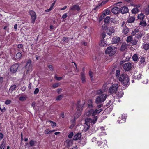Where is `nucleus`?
Instances as JSON below:
<instances>
[{"mask_svg":"<svg viewBox=\"0 0 149 149\" xmlns=\"http://www.w3.org/2000/svg\"><path fill=\"white\" fill-rule=\"evenodd\" d=\"M11 102V101L10 100H7L5 101V103L6 105H8L10 104Z\"/></svg>","mask_w":149,"mask_h":149,"instance_id":"obj_53","label":"nucleus"},{"mask_svg":"<svg viewBox=\"0 0 149 149\" xmlns=\"http://www.w3.org/2000/svg\"><path fill=\"white\" fill-rule=\"evenodd\" d=\"M120 11L122 14L126 13L128 12V9L127 7L123 6L120 8Z\"/></svg>","mask_w":149,"mask_h":149,"instance_id":"obj_15","label":"nucleus"},{"mask_svg":"<svg viewBox=\"0 0 149 149\" xmlns=\"http://www.w3.org/2000/svg\"><path fill=\"white\" fill-rule=\"evenodd\" d=\"M49 129H47L44 131V133L46 134H49Z\"/></svg>","mask_w":149,"mask_h":149,"instance_id":"obj_52","label":"nucleus"},{"mask_svg":"<svg viewBox=\"0 0 149 149\" xmlns=\"http://www.w3.org/2000/svg\"><path fill=\"white\" fill-rule=\"evenodd\" d=\"M145 34V33L144 32H140L139 33L136 35L135 38L136 39H140L142 37V36Z\"/></svg>","mask_w":149,"mask_h":149,"instance_id":"obj_19","label":"nucleus"},{"mask_svg":"<svg viewBox=\"0 0 149 149\" xmlns=\"http://www.w3.org/2000/svg\"><path fill=\"white\" fill-rule=\"evenodd\" d=\"M111 11L113 14H117L119 13L120 9L118 7H115L112 8Z\"/></svg>","mask_w":149,"mask_h":149,"instance_id":"obj_14","label":"nucleus"},{"mask_svg":"<svg viewBox=\"0 0 149 149\" xmlns=\"http://www.w3.org/2000/svg\"><path fill=\"white\" fill-rule=\"evenodd\" d=\"M120 41V38L118 37H114L112 39V42L113 44L118 43Z\"/></svg>","mask_w":149,"mask_h":149,"instance_id":"obj_18","label":"nucleus"},{"mask_svg":"<svg viewBox=\"0 0 149 149\" xmlns=\"http://www.w3.org/2000/svg\"><path fill=\"white\" fill-rule=\"evenodd\" d=\"M5 147V144L4 143H2L0 147V149H4Z\"/></svg>","mask_w":149,"mask_h":149,"instance_id":"obj_57","label":"nucleus"},{"mask_svg":"<svg viewBox=\"0 0 149 149\" xmlns=\"http://www.w3.org/2000/svg\"><path fill=\"white\" fill-rule=\"evenodd\" d=\"M31 61L30 60H28L27 62L26 68L27 73L28 72L31 71L32 70V66L31 64Z\"/></svg>","mask_w":149,"mask_h":149,"instance_id":"obj_10","label":"nucleus"},{"mask_svg":"<svg viewBox=\"0 0 149 149\" xmlns=\"http://www.w3.org/2000/svg\"><path fill=\"white\" fill-rule=\"evenodd\" d=\"M68 38L63 37V38L62 41L63 42H65L66 43H68Z\"/></svg>","mask_w":149,"mask_h":149,"instance_id":"obj_50","label":"nucleus"},{"mask_svg":"<svg viewBox=\"0 0 149 149\" xmlns=\"http://www.w3.org/2000/svg\"><path fill=\"white\" fill-rule=\"evenodd\" d=\"M140 24L143 26H145L146 25V22L142 21L140 22Z\"/></svg>","mask_w":149,"mask_h":149,"instance_id":"obj_51","label":"nucleus"},{"mask_svg":"<svg viewBox=\"0 0 149 149\" xmlns=\"http://www.w3.org/2000/svg\"><path fill=\"white\" fill-rule=\"evenodd\" d=\"M73 133L72 132H71L68 135V137L70 138H71L73 136Z\"/></svg>","mask_w":149,"mask_h":149,"instance_id":"obj_55","label":"nucleus"},{"mask_svg":"<svg viewBox=\"0 0 149 149\" xmlns=\"http://www.w3.org/2000/svg\"><path fill=\"white\" fill-rule=\"evenodd\" d=\"M55 2H56V1H55L51 5L50 7V8L51 9H53V6H54V5H55Z\"/></svg>","mask_w":149,"mask_h":149,"instance_id":"obj_63","label":"nucleus"},{"mask_svg":"<svg viewBox=\"0 0 149 149\" xmlns=\"http://www.w3.org/2000/svg\"><path fill=\"white\" fill-rule=\"evenodd\" d=\"M81 133H77L74 135L73 139L74 140L79 139L81 138Z\"/></svg>","mask_w":149,"mask_h":149,"instance_id":"obj_22","label":"nucleus"},{"mask_svg":"<svg viewBox=\"0 0 149 149\" xmlns=\"http://www.w3.org/2000/svg\"><path fill=\"white\" fill-rule=\"evenodd\" d=\"M55 79L57 80H60L63 79V78L61 77H58L56 76L55 75Z\"/></svg>","mask_w":149,"mask_h":149,"instance_id":"obj_56","label":"nucleus"},{"mask_svg":"<svg viewBox=\"0 0 149 149\" xmlns=\"http://www.w3.org/2000/svg\"><path fill=\"white\" fill-rule=\"evenodd\" d=\"M19 66L17 63H15L10 68V71L13 73L16 72Z\"/></svg>","mask_w":149,"mask_h":149,"instance_id":"obj_11","label":"nucleus"},{"mask_svg":"<svg viewBox=\"0 0 149 149\" xmlns=\"http://www.w3.org/2000/svg\"><path fill=\"white\" fill-rule=\"evenodd\" d=\"M90 103L88 104V107L89 108H91L93 107L92 104L91 100H90Z\"/></svg>","mask_w":149,"mask_h":149,"instance_id":"obj_60","label":"nucleus"},{"mask_svg":"<svg viewBox=\"0 0 149 149\" xmlns=\"http://www.w3.org/2000/svg\"><path fill=\"white\" fill-rule=\"evenodd\" d=\"M149 40V33L145 36L143 38V40L144 42L145 41Z\"/></svg>","mask_w":149,"mask_h":149,"instance_id":"obj_28","label":"nucleus"},{"mask_svg":"<svg viewBox=\"0 0 149 149\" xmlns=\"http://www.w3.org/2000/svg\"><path fill=\"white\" fill-rule=\"evenodd\" d=\"M138 40L136 39H134L133 40H132L131 43L133 45H136L137 43Z\"/></svg>","mask_w":149,"mask_h":149,"instance_id":"obj_43","label":"nucleus"},{"mask_svg":"<svg viewBox=\"0 0 149 149\" xmlns=\"http://www.w3.org/2000/svg\"><path fill=\"white\" fill-rule=\"evenodd\" d=\"M131 11L132 13L136 14L138 12L139 10L138 8H134Z\"/></svg>","mask_w":149,"mask_h":149,"instance_id":"obj_31","label":"nucleus"},{"mask_svg":"<svg viewBox=\"0 0 149 149\" xmlns=\"http://www.w3.org/2000/svg\"><path fill=\"white\" fill-rule=\"evenodd\" d=\"M126 45L125 44H123L121 47L120 50L122 51H124L126 49Z\"/></svg>","mask_w":149,"mask_h":149,"instance_id":"obj_34","label":"nucleus"},{"mask_svg":"<svg viewBox=\"0 0 149 149\" xmlns=\"http://www.w3.org/2000/svg\"><path fill=\"white\" fill-rule=\"evenodd\" d=\"M80 10V8L79 5L77 4L73 6L70 8V10H71L73 11L76 10L77 11H78Z\"/></svg>","mask_w":149,"mask_h":149,"instance_id":"obj_17","label":"nucleus"},{"mask_svg":"<svg viewBox=\"0 0 149 149\" xmlns=\"http://www.w3.org/2000/svg\"><path fill=\"white\" fill-rule=\"evenodd\" d=\"M132 58L133 60L134 61H137L138 58V55L136 54H134L132 56Z\"/></svg>","mask_w":149,"mask_h":149,"instance_id":"obj_36","label":"nucleus"},{"mask_svg":"<svg viewBox=\"0 0 149 149\" xmlns=\"http://www.w3.org/2000/svg\"><path fill=\"white\" fill-rule=\"evenodd\" d=\"M49 121L51 123V124L53 128H54L56 126V124L55 122L51 121Z\"/></svg>","mask_w":149,"mask_h":149,"instance_id":"obj_44","label":"nucleus"},{"mask_svg":"<svg viewBox=\"0 0 149 149\" xmlns=\"http://www.w3.org/2000/svg\"><path fill=\"white\" fill-rule=\"evenodd\" d=\"M63 97V95H60L58 96L56 98V100L59 101L61 100Z\"/></svg>","mask_w":149,"mask_h":149,"instance_id":"obj_40","label":"nucleus"},{"mask_svg":"<svg viewBox=\"0 0 149 149\" xmlns=\"http://www.w3.org/2000/svg\"><path fill=\"white\" fill-rule=\"evenodd\" d=\"M66 142L69 145H71L72 143V141L69 139L67 140L66 141Z\"/></svg>","mask_w":149,"mask_h":149,"instance_id":"obj_46","label":"nucleus"},{"mask_svg":"<svg viewBox=\"0 0 149 149\" xmlns=\"http://www.w3.org/2000/svg\"><path fill=\"white\" fill-rule=\"evenodd\" d=\"M89 74L91 80L92 81L93 80V73L91 71H90L89 72Z\"/></svg>","mask_w":149,"mask_h":149,"instance_id":"obj_42","label":"nucleus"},{"mask_svg":"<svg viewBox=\"0 0 149 149\" xmlns=\"http://www.w3.org/2000/svg\"><path fill=\"white\" fill-rule=\"evenodd\" d=\"M60 85V84L59 83H55L52 86V88L53 89H54L58 87Z\"/></svg>","mask_w":149,"mask_h":149,"instance_id":"obj_39","label":"nucleus"},{"mask_svg":"<svg viewBox=\"0 0 149 149\" xmlns=\"http://www.w3.org/2000/svg\"><path fill=\"white\" fill-rule=\"evenodd\" d=\"M36 143V141L33 140H31L30 141L29 143L31 146H34L35 143Z\"/></svg>","mask_w":149,"mask_h":149,"instance_id":"obj_37","label":"nucleus"},{"mask_svg":"<svg viewBox=\"0 0 149 149\" xmlns=\"http://www.w3.org/2000/svg\"><path fill=\"white\" fill-rule=\"evenodd\" d=\"M132 40H133V38L132 36H130L127 37L126 41L127 43H131Z\"/></svg>","mask_w":149,"mask_h":149,"instance_id":"obj_32","label":"nucleus"},{"mask_svg":"<svg viewBox=\"0 0 149 149\" xmlns=\"http://www.w3.org/2000/svg\"><path fill=\"white\" fill-rule=\"evenodd\" d=\"M16 57L17 59L20 58L22 57V54L20 52H18L16 54Z\"/></svg>","mask_w":149,"mask_h":149,"instance_id":"obj_41","label":"nucleus"},{"mask_svg":"<svg viewBox=\"0 0 149 149\" xmlns=\"http://www.w3.org/2000/svg\"><path fill=\"white\" fill-rule=\"evenodd\" d=\"M145 13L146 15L149 14V6H148V7L145 9Z\"/></svg>","mask_w":149,"mask_h":149,"instance_id":"obj_47","label":"nucleus"},{"mask_svg":"<svg viewBox=\"0 0 149 149\" xmlns=\"http://www.w3.org/2000/svg\"><path fill=\"white\" fill-rule=\"evenodd\" d=\"M132 65V64L130 62H128L124 64L123 66L124 70L126 71H129L131 69Z\"/></svg>","mask_w":149,"mask_h":149,"instance_id":"obj_8","label":"nucleus"},{"mask_svg":"<svg viewBox=\"0 0 149 149\" xmlns=\"http://www.w3.org/2000/svg\"><path fill=\"white\" fill-rule=\"evenodd\" d=\"M48 67L51 70H53V68L52 66V65H49V66H48Z\"/></svg>","mask_w":149,"mask_h":149,"instance_id":"obj_61","label":"nucleus"},{"mask_svg":"<svg viewBox=\"0 0 149 149\" xmlns=\"http://www.w3.org/2000/svg\"><path fill=\"white\" fill-rule=\"evenodd\" d=\"M142 75L140 73H139L138 75L136 74L134 75L135 79L138 80H139L141 79L142 78Z\"/></svg>","mask_w":149,"mask_h":149,"instance_id":"obj_30","label":"nucleus"},{"mask_svg":"<svg viewBox=\"0 0 149 149\" xmlns=\"http://www.w3.org/2000/svg\"><path fill=\"white\" fill-rule=\"evenodd\" d=\"M102 106V105L101 104L98 105L97 107V109L95 110H94L93 109L90 110L86 113V115L88 116H90L91 114L93 116L97 115L102 111V109L101 108Z\"/></svg>","mask_w":149,"mask_h":149,"instance_id":"obj_2","label":"nucleus"},{"mask_svg":"<svg viewBox=\"0 0 149 149\" xmlns=\"http://www.w3.org/2000/svg\"><path fill=\"white\" fill-rule=\"evenodd\" d=\"M115 31L114 28L113 26L108 27L107 29V33L109 35H110L112 33H113Z\"/></svg>","mask_w":149,"mask_h":149,"instance_id":"obj_12","label":"nucleus"},{"mask_svg":"<svg viewBox=\"0 0 149 149\" xmlns=\"http://www.w3.org/2000/svg\"><path fill=\"white\" fill-rule=\"evenodd\" d=\"M93 116L94 117V119H91L90 118H87L85 120V122L86 124H89L90 123L93 124L95 123L97 120V116H92V114H91L90 116Z\"/></svg>","mask_w":149,"mask_h":149,"instance_id":"obj_7","label":"nucleus"},{"mask_svg":"<svg viewBox=\"0 0 149 149\" xmlns=\"http://www.w3.org/2000/svg\"><path fill=\"white\" fill-rule=\"evenodd\" d=\"M106 135V133L105 132H102L100 133V136H102L103 135Z\"/></svg>","mask_w":149,"mask_h":149,"instance_id":"obj_64","label":"nucleus"},{"mask_svg":"<svg viewBox=\"0 0 149 149\" xmlns=\"http://www.w3.org/2000/svg\"><path fill=\"white\" fill-rule=\"evenodd\" d=\"M110 19V17L109 16H107L104 18V22L105 23H108L109 22Z\"/></svg>","mask_w":149,"mask_h":149,"instance_id":"obj_45","label":"nucleus"},{"mask_svg":"<svg viewBox=\"0 0 149 149\" xmlns=\"http://www.w3.org/2000/svg\"><path fill=\"white\" fill-rule=\"evenodd\" d=\"M107 0L103 1L102 2L101 4L99 5V6H102L105 4L106 3H107Z\"/></svg>","mask_w":149,"mask_h":149,"instance_id":"obj_59","label":"nucleus"},{"mask_svg":"<svg viewBox=\"0 0 149 149\" xmlns=\"http://www.w3.org/2000/svg\"><path fill=\"white\" fill-rule=\"evenodd\" d=\"M92 141L93 142L96 143V139L95 138H93L92 139Z\"/></svg>","mask_w":149,"mask_h":149,"instance_id":"obj_62","label":"nucleus"},{"mask_svg":"<svg viewBox=\"0 0 149 149\" xmlns=\"http://www.w3.org/2000/svg\"><path fill=\"white\" fill-rule=\"evenodd\" d=\"M113 103V101H111V100L109 101V102L107 103L106 105L107 106H108L109 105H110L109 107H110L111 105H112Z\"/></svg>","mask_w":149,"mask_h":149,"instance_id":"obj_48","label":"nucleus"},{"mask_svg":"<svg viewBox=\"0 0 149 149\" xmlns=\"http://www.w3.org/2000/svg\"><path fill=\"white\" fill-rule=\"evenodd\" d=\"M135 20L134 16H129L127 19V22L128 23H132L134 22Z\"/></svg>","mask_w":149,"mask_h":149,"instance_id":"obj_16","label":"nucleus"},{"mask_svg":"<svg viewBox=\"0 0 149 149\" xmlns=\"http://www.w3.org/2000/svg\"><path fill=\"white\" fill-rule=\"evenodd\" d=\"M139 32V30L137 29H134V30L132 31L131 33L132 35H134L136 34L137 33H138Z\"/></svg>","mask_w":149,"mask_h":149,"instance_id":"obj_33","label":"nucleus"},{"mask_svg":"<svg viewBox=\"0 0 149 149\" xmlns=\"http://www.w3.org/2000/svg\"><path fill=\"white\" fill-rule=\"evenodd\" d=\"M27 98V97L25 95L19 97V100L21 101H24L26 100Z\"/></svg>","mask_w":149,"mask_h":149,"instance_id":"obj_35","label":"nucleus"},{"mask_svg":"<svg viewBox=\"0 0 149 149\" xmlns=\"http://www.w3.org/2000/svg\"><path fill=\"white\" fill-rule=\"evenodd\" d=\"M143 48L146 50L149 49V43H144L143 45Z\"/></svg>","mask_w":149,"mask_h":149,"instance_id":"obj_27","label":"nucleus"},{"mask_svg":"<svg viewBox=\"0 0 149 149\" xmlns=\"http://www.w3.org/2000/svg\"><path fill=\"white\" fill-rule=\"evenodd\" d=\"M126 119V117L124 114H122L121 115V117H119L118 118V123H122L125 122Z\"/></svg>","mask_w":149,"mask_h":149,"instance_id":"obj_13","label":"nucleus"},{"mask_svg":"<svg viewBox=\"0 0 149 149\" xmlns=\"http://www.w3.org/2000/svg\"><path fill=\"white\" fill-rule=\"evenodd\" d=\"M16 86L15 85H13L11 86L9 90V91L12 92L16 88Z\"/></svg>","mask_w":149,"mask_h":149,"instance_id":"obj_38","label":"nucleus"},{"mask_svg":"<svg viewBox=\"0 0 149 149\" xmlns=\"http://www.w3.org/2000/svg\"><path fill=\"white\" fill-rule=\"evenodd\" d=\"M145 17V15L142 13L139 14L138 15V19L143 21Z\"/></svg>","mask_w":149,"mask_h":149,"instance_id":"obj_21","label":"nucleus"},{"mask_svg":"<svg viewBox=\"0 0 149 149\" xmlns=\"http://www.w3.org/2000/svg\"><path fill=\"white\" fill-rule=\"evenodd\" d=\"M116 48L114 46H111L107 47L105 51V53L110 56L113 55L116 52Z\"/></svg>","mask_w":149,"mask_h":149,"instance_id":"obj_5","label":"nucleus"},{"mask_svg":"<svg viewBox=\"0 0 149 149\" xmlns=\"http://www.w3.org/2000/svg\"><path fill=\"white\" fill-rule=\"evenodd\" d=\"M100 45L101 46H105L107 45V42L105 39H103L101 40L100 43Z\"/></svg>","mask_w":149,"mask_h":149,"instance_id":"obj_24","label":"nucleus"},{"mask_svg":"<svg viewBox=\"0 0 149 149\" xmlns=\"http://www.w3.org/2000/svg\"><path fill=\"white\" fill-rule=\"evenodd\" d=\"M120 72V70H117L116 73V77H118Z\"/></svg>","mask_w":149,"mask_h":149,"instance_id":"obj_49","label":"nucleus"},{"mask_svg":"<svg viewBox=\"0 0 149 149\" xmlns=\"http://www.w3.org/2000/svg\"><path fill=\"white\" fill-rule=\"evenodd\" d=\"M81 80L82 82L84 83L86 82V80L85 79V74L84 72H81Z\"/></svg>","mask_w":149,"mask_h":149,"instance_id":"obj_26","label":"nucleus"},{"mask_svg":"<svg viewBox=\"0 0 149 149\" xmlns=\"http://www.w3.org/2000/svg\"><path fill=\"white\" fill-rule=\"evenodd\" d=\"M140 62V66L141 67L144 66L145 64V59L144 58L142 57H141Z\"/></svg>","mask_w":149,"mask_h":149,"instance_id":"obj_23","label":"nucleus"},{"mask_svg":"<svg viewBox=\"0 0 149 149\" xmlns=\"http://www.w3.org/2000/svg\"><path fill=\"white\" fill-rule=\"evenodd\" d=\"M119 80L125 87L128 86L129 79L127 75L125 74L121 75L119 78Z\"/></svg>","mask_w":149,"mask_h":149,"instance_id":"obj_3","label":"nucleus"},{"mask_svg":"<svg viewBox=\"0 0 149 149\" xmlns=\"http://www.w3.org/2000/svg\"><path fill=\"white\" fill-rule=\"evenodd\" d=\"M118 88V85L117 84H113L109 88V92L111 93H116Z\"/></svg>","mask_w":149,"mask_h":149,"instance_id":"obj_6","label":"nucleus"},{"mask_svg":"<svg viewBox=\"0 0 149 149\" xmlns=\"http://www.w3.org/2000/svg\"><path fill=\"white\" fill-rule=\"evenodd\" d=\"M90 127V124H86L85 122V124L84 128V131H86L88 130Z\"/></svg>","mask_w":149,"mask_h":149,"instance_id":"obj_29","label":"nucleus"},{"mask_svg":"<svg viewBox=\"0 0 149 149\" xmlns=\"http://www.w3.org/2000/svg\"><path fill=\"white\" fill-rule=\"evenodd\" d=\"M39 91V89L38 88H36L35 90L34 93L35 94H37Z\"/></svg>","mask_w":149,"mask_h":149,"instance_id":"obj_58","label":"nucleus"},{"mask_svg":"<svg viewBox=\"0 0 149 149\" xmlns=\"http://www.w3.org/2000/svg\"><path fill=\"white\" fill-rule=\"evenodd\" d=\"M123 28L122 33L125 35L127 34L129 31V29L126 26L123 27Z\"/></svg>","mask_w":149,"mask_h":149,"instance_id":"obj_25","label":"nucleus"},{"mask_svg":"<svg viewBox=\"0 0 149 149\" xmlns=\"http://www.w3.org/2000/svg\"><path fill=\"white\" fill-rule=\"evenodd\" d=\"M96 93L100 95L97 96L95 99V102L97 104L103 102L107 98V95L104 93L101 90H97Z\"/></svg>","mask_w":149,"mask_h":149,"instance_id":"obj_1","label":"nucleus"},{"mask_svg":"<svg viewBox=\"0 0 149 149\" xmlns=\"http://www.w3.org/2000/svg\"><path fill=\"white\" fill-rule=\"evenodd\" d=\"M30 14L31 17V22L34 24L36 19V15L35 12L31 10L30 11Z\"/></svg>","mask_w":149,"mask_h":149,"instance_id":"obj_9","label":"nucleus"},{"mask_svg":"<svg viewBox=\"0 0 149 149\" xmlns=\"http://www.w3.org/2000/svg\"><path fill=\"white\" fill-rule=\"evenodd\" d=\"M80 101H78L77 102L76 104L77 112L75 114L73 122L75 121V119L79 117L81 114V111L82 109L83 106L81 105H80Z\"/></svg>","mask_w":149,"mask_h":149,"instance_id":"obj_4","label":"nucleus"},{"mask_svg":"<svg viewBox=\"0 0 149 149\" xmlns=\"http://www.w3.org/2000/svg\"><path fill=\"white\" fill-rule=\"evenodd\" d=\"M104 12L107 15H109L111 13L110 10L109 9H106Z\"/></svg>","mask_w":149,"mask_h":149,"instance_id":"obj_54","label":"nucleus"},{"mask_svg":"<svg viewBox=\"0 0 149 149\" xmlns=\"http://www.w3.org/2000/svg\"><path fill=\"white\" fill-rule=\"evenodd\" d=\"M116 97L117 98H121L123 95V91H121L120 92H118L117 93H116Z\"/></svg>","mask_w":149,"mask_h":149,"instance_id":"obj_20","label":"nucleus"}]
</instances>
